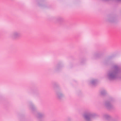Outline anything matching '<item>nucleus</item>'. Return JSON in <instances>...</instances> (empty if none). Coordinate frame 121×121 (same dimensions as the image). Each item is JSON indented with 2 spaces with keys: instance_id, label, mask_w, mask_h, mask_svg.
Here are the masks:
<instances>
[{
  "instance_id": "1",
  "label": "nucleus",
  "mask_w": 121,
  "mask_h": 121,
  "mask_svg": "<svg viewBox=\"0 0 121 121\" xmlns=\"http://www.w3.org/2000/svg\"><path fill=\"white\" fill-rule=\"evenodd\" d=\"M120 69L118 66L114 65L112 69L108 71L106 75L107 79L109 80H116L119 77Z\"/></svg>"
},
{
  "instance_id": "2",
  "label": "nucleus",
  "mask_w": 121,
  "mask_h": 121,
  "mask_svg": "<svg viewBox=\"0 0 121 121\" xmlns=\"http://www.w3.org/2000/svg\"><path fill=\"white\" fill-rule=\"evenodd\" d=\"M96 115L89 111H85L83 114L84 119L86 121H91V119L95 117Z\"/></svg>"
},
{
  "instance_id": "3",
  "label": "nucleus",
  "mask_w": 121,
  "mask_h": 121,
  "mask_svg": "<svg viewBox=\"0 0 121 121\" xmlns=\"http://www.w3.org/2000/svg\"><path fill=\"white\" fill-rule=\"evenodd\" d=\"M111 99L107 100L104 102V106L108 109L110 110L114 108L113 106L111 104Z\"/></svg>"
},
{
  "instance_id": "4",
  "label": "nucleus",
  "mask_w": 121,
  "mask_h": 121,
  "mask_svg": "<svg viewBox=\"0 0 121 121\" xmlns=\"http://www.w3.org/2000/svg\"><path fill=\"white\" fill-rule=\"evenodd\" d=\"M29 109L33 113H34L37 109L36 106L31 102H30L29 103Z\"/></svg>"
},
{
  "instance_id": "5",
  "label": "nucleus",
  "mask_w": 121,
  "mask_h": 121,
  "mask_svg": "<svg viewBox=\"0 0 121 121\" xmlns=\"http://www.w3.org/2000/svg\"><path fill=\"white\" fill-rule=\"evenodd\" d=\"M57 97L59 99H61L65 97L64 95L62 93L60 90H57L56 92Z\"/></svg>"
},
{
  "instance_id": "6",
  "label": "nucleus",
  "mask_w": 121,
  "mask_h": 121,
  "mask_svg": "<svg viewBox=\"0 0 121 121\" xmlns=\"http://www.w3.org/2000/svg\"><path fill=\"white\" fill-rule=\"evenodd\" d=\"M11 36L13 39H16L21 37V34L19 32L14 31L13 32Z\"/></svg>"
},
{
  "instance_id": "7",
  "label": "nucleus",
  "mask_w": 121,
  "mask_h": 121,
  "mask_svg": "<svg viewBox=\"0 0 121 121\" xmlns=\"http://www.w3.org/2000/svg\"><path fill=\"white\" fill-rule=\"evenodd\" d=\"M103 117L104 118L108 121H117L111 116L107 114H104L103 115Z\"/></svg>"
},
{
  "instance_id": "8",
  "label": "nucleus",
  "mask_w": 121,
  "mask_h": 121,
  "mask_svg": "<svg viewBox=\"0 0 121 121\" xmlns=\"http://www.w3.org/2000/svg\"><path fill=\"white\" fill-rule=\"evenodd\" d=\"M98 82V80L96 79H93L90 81V83L92 85L94 86L96 85Z\"/></svg>"
},
{
  "instance_id": "9",
  "label": "nucleus",
  "mask_w": 121,
  "mask_h": 121,
  "mask_svg": "<svg viewBox=\"0 0 121 121\" xmlns=\"http://www.w3.org/2000/svg\"><path fill=\"white\" fill-rule=\"evenodd\" d=\"M44 116V114L42 113L38 112L36 115V117L39 118L43 117Z\"/></svg>"
},
{
  "instance_id": "10",
  "label": "nucleus",
  "mask_w": 121,
  "mask_h": 121,
  "mask_svg": "<svg viewBox=\"0 0 121 121\" xmlns=\"http://www.w3.org/2000/svg\"><path fill=\"white\" fill-rule=\"evenodd\" d=\"M101 94L102 95H104L107 94V92L105 90L103 89L100 91Z\"/></svg>"
},
{
  "instance_id": "11",
  "label": "nucleus",
  "mask_w": 121,
  "mask_h": 121,
  "mask_svg": "<svg viewBox=\"0 0 121 121\" xmlns=\"http://www.w3.org/2000/svg\"><path fill=\"white\" fill-rule=\"evenodd\" d=\"M115 20V19L113 17H110L108 19V21L111 22H114Z\"/></svg>"
},
{
  "instance_id": "12",
  "label": "nucleus",
  "mask_w": 121,
  "mask_h": 121,
  "mask_svg": "<svg viewBox=\"0 0 121 121\" xmlns=\"http://www.w3.org/2000/svg\"><path fill=\"white\" fill-rule=\"evenodd\" d=\"M99 54L98 53H95L93 55V58L95 59H96L99 56Z\"/></svg>"
},
{
  "instance_id": "13",
  "label": "nucleus",
  "mask_w": 121,
  "mask_h": 121,
  "mask_svg": "<svg viewBox=\"0 0 121 121\" xmlns=\"http://www.w3.org/2000/svg\"><path fill=\"white\" fill-rule=\"evenodd\" d=\"M62 19H63L61 17H59L58 18V20L60 21H61Z\"/></svg>"
},
{
  "instance_id": "14",
  "label": "nucleus",
  "mask_w": 121,
  "mask_h": 121,
  "mask_svg": "<svg viewBox=\"0 0 121 121\" xmlns=\"http://www.w3.org/2000/svg\"><path fill=\"white\" fill-rule=\"evenodd\" d=\"M38 5L39 6H40V5H39V4H38Z\"/></svg>"
}]
</instances>
